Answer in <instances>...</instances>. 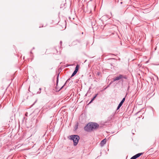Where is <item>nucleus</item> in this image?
Wrapping results in <instances>:
<instances>
[{
	"mask_svg": "<svg viewBox=\"0 0 159 159\" xmlns=\"http://www.w3.org/2000/svg\"><path fill=\"white\" fill-rule=\"evenodd\" d=\"M99 127V125L97 123L90 122L84 127V129L87 132H91L97 129Z\"/></svg>",
	"mask_w": 159,
	"mask_h": 159,
	"instance_id": "nucleus-1",
	"label": "nucleus"
},
{
	"mask_svg": "<svg viewBox=\"0 0 159 159\" xmlns=\"http://www.w3.org/2000/svg\"><path fill=\"white\" fill-rule=\"evenodd\" d=\"M122 79H127V77L126 75H124L120 74L118 76L116 77L115 78L113 79V81L114 82L116 80H118Z\"/></svg>",
	"mask_w": 159,
	"mask_h": 159,
	"instance_id": "nucleus-2",
	"label": "nucleus"
},
{
	"mask_svg": "<svg viewBox=\"0 0 159 159\" xmlns=\"http://www.w3.org/2000/svg\"><path fill=\"white\" fill-rule=\"evenodd\" d=\"M69 139H80V137L77 135H73L69 136L68 137Z\"/></svg>",
	"mask_w": 159,
	"mask_h": 159,
	"instance_id": "nucleus-3",
	"label": "nucleus"
},
{
	"mask_svg": "<svg viewBox=\"0 0 159 159\" xmlns=\"http://www.w3.org/2000/svg\"><path fill=\"white\" fill-rule=\"evenodd\" d=\"M143 153H138L135 155H134L132 157H131L130 159H136L137 158L139 157L141 155L143 154Z\"/></svg>",
	"mask_w": 159,
	"mask_h": 159,
	"instance_id": "nucleus-4",
	"label": "nucleus"
},
{
	"mask_svg": "<svg viewBox=\"0 0 159 159\" xmlns=\"http://www.w3.org/2000/svg\"><path fill=\"white\" fill-rule=\"evenodd\" d=\"M125 97L121 101V102L119 104L117 108V110H118L120 107H121V106L122 105V104H123V102L125 101Z\"/></svg>",
	"mask_w": 159,
	"mask_h": 159,
	"instance_id": "nucleus-5",
	"label": "nucleus"
},
{
	"mask_svg": "<svg viewBox=\"0 0 159 159\" xmlns=\"http://www.w3.org/2000/svg\"><path fill=\"white\" fill-rule=\"evenodd\" d=\"M107 141L106 140H102L100 143V145L101 147H102L106 143Z\"/></svg>",
	"mask_w": 159,
	"mask_h": 159,
	"instance_id": "nucleus-6",
	"label": "nucleus"
},
{
	"mask_svg": "<svg viewBox=\"0 0 159 159\" xmlns=\"http://www.w3.org/2000/svg\"><path fill=\"white\" fill-rule=\"evenodd\" d=\"M73 140L74 145L76 146L78 144L79 140Z\"/></svg>",
	"mask_w": 159,
	"mask_h": 159,
	"instance_id": "nucleus-7",
	"label": "nucleus"
},
{
	"mask_svg": "<svg viewBox=\"0 0 159 159\" xmlns=\"http://www.w3.org/2000/svg\"><path fill=\"white\" fill-rule=\"evenodd\" d=\"M52 51L53 52V54H56V53H57V52H58V51H57L55 48H53L52 49Z\"/></svg>",
	"mask_w": 159,
	"mask_h": 159,
	"instance_id": "nucleus-8",
	"label": "nucleus"
},
{
	"mask_svg": "<svg viewBox=\"0 0 159 159\" xmlns=\"http://www.w3.org/2000/svg\"><path fill=\"white\" fill-rule=\"evenodd\" d=\"M79 65H77L75 67V71H76L77 72L78 70V69H79Z\"/></svg>",
	"mask_w": 159,
	"mask_h": 159,
	"instance_id": "nucleus-9",
	"label": "nucleus"
},
{
	"mask_svg": "<svg viewBox=\"0 0 159 159\" xmlns=\"http://www.w3.org/2000/svg\"><path fill=\"white\" fill-rule=\"evenodd\" d=\"M77 73V72L75 71L74 70V71L73 73L72 74V75L71 76V77H72L73 76H74L76 74V73Z\"/></svg>",
	"mask_w": 159,
	"mask_h": 159,
	"instance_id": "nucleus-10",
	"label": "nucleus"
},
{
	"mask_svg": "<svg viewBox=\"0 0 159 159\" xmlns=\"http://www.w3.org/2000/svg\"><path fill=\"white\" fill-rule=\"evenodd\" d=\"M95 98H96L95 96H94L93 97V99L91 100L90 101V102H89V103H90L91 102H93V101L94 99Z\"/></svg>",
	"mask_w": 159,
	"mask_h": 159,
	"instance_id": "nucleus-11",
	"label": "nucleus"
},
{
	"mask_svg": "<svg viewBox=\"0 0 159 159\" xmlns=\"http://www.w3.org/2000/svg\"><path fill=\"white\" fill-rule=\"evenodd\" d=\"M59 76V74H58L57 75V84H58V77Z\"/></svg>",
	"mask_w": 159,
	"mask_h": 159,
	"instance_id": "nucleus-12",
	"label": "nucleus"
},
{
	"mask_svg": "<svg viewBox=\"0 0 159 159\" xmlns=\"http://www.w3.org/2000/svg\"><path fill=\"white\" fill-rule=\"evenodd\" d=\"M60 46L61 48L62 47V41H61L60 42Z\"/></svg>",
	"mask_w": 159,
	"mask_h": 159,
	"instance_id": "nucleus-13",
	"label": "nucleus"
},
{
	"mask_svg": "<svg viewBox=\"0 0 159 159\" xmlns=\"http://www.w3.org/2000/svg\"><path fill=\"white\" fill-rule=\"evenodd\" d=\"M39 90H40L39 91H38L37 92V93H41V88H39Z\"/></svg>",
	"mask_w": 159,
	"mask_h": 159,
	"instance_id": "nucleus-14",
	"label": "nucleus"
},
{
	"mask_svg": "<svg viewBox=\"0 0 159 159\" xmlns=\"http://www.w3.org/2000/svg\"><path fill=\"white\" fill-rule=\"evenodd\" d=\"M66 84V83H65V84H64V85H63L62 86V87H61L60 89V90H60V89H61L63 88V87H64V86L65 85V84Z\"/></svg>",
	"mask_w": 159,
	"mask_h": 159,
	"instance_id": "nucleus-15",
	"label": "nucleus"
},
{
	"mask_svg": "<svg viewBox=\"0 0 159 159\" xmlns=\"http://www.w3.org/2000/svg\"><path fill=\"white\" fill-rule=\"evenodd\" d=\"M98 93H97L96 94H95V95L94 96H95L96 98V97L97 96V95H98Z\"/></svg>",
	"mask_w": 159,
	"mask_h": 159,
	"instance_id": "nucleus-16",
	"label": "nucleus"
},
{
	"mask_svg": "<svg viewBox=\"0 0 159 159\" xmlns=\"http://www.w3.org/2000/svg\"><path fill=\"white\" fill-rule=\"evenodd\" d=\"M109 86V85H108L105 89H106Z\"/></svg>",
	"mask_w": 159,
	"mask_h": 159,
	"instance_id": "nucleus-17",
	"label": "nucleus"
},
{
	"mask_svg": "<svg viewBox=\"0 0 159 159\" xmlns=\"http://www.w3.org/2000/svg\"><path fill=\"white\" fill-rule=\"evenodd\" d=\"M78 124L77 125H76V129H77V128H78Z\"/></svg>",
	"mask_w": 159,
	"mask_h": 159,
	"instance_id": "nucleus-18",
	"label": "nucleus"
},
{
	"mask_svg": "<svg viewBox=\"0 0 159 159\" xmlns=\"http://www.w3.org/2000/svg\"><path fill=\"white\" fill-rule=\"evenodd\" d=\"M121 81L122 82H123L124 81V80H123V79H121Z\"/></svg>",
	"mask_w": 159,
	"mask_h": 159,
	"instance_id": "nucleus-19",
	"label": "nucleus"
},
{
	"mask_svg": "<svg viewBox=\"0 0 159 159\" xmlns=\"http://www.w3.org/2000/svg\"><path fill=\"white\" fill-rule=\"evenodd\" d=\"M52 69V67H51V68H50V69Z\"/></svg>",
	"mask_w": 159,
	"mask_h": 159,
	"instance_id": "nucleus-20",
	"label": "nucleus"
},
{
	"mask_svg": "<svg viewBox=\"0 0 159 159\" xmlns=\"http://www.w3.org/2000/svg\"><path fill=\"white\" fill-rule=\"evenodd\" d=\"M122 2H120V3H121V4H122Z\"/></svg>",
	"mask_w": 159,
	"mask_h": 159,
	"instance_id": "nucleus-21",
	"label": "nucleus"
}]
</instances>
